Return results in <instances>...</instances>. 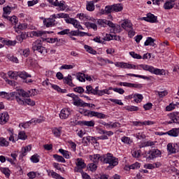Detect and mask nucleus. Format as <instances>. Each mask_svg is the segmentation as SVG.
<instances>
[{"label": "nucleus", "mask_w": 179, "mask_h": 179, "mask_svg": "<svg viewBox=\"0 0 179 179\" xmlns=\"http://www.w3.org/2000/svg\"><path fill=\"white\" fill-rule=\"evenodd\" d=\"M158 94L159 97H164V96H167L169 94V92H167L166 90L165 91H162V92H157Z\"/></svg>", "instance_id": "61"}, {"label": "nucleus", "mask_w": 179, "mask_h": 179, "mask_svg": "<svg viewBox=\"0 0 179 179\" xmlns=\"http://www.w3.org/2000/svg\"><path fill=\"white\" fill-rule=\"evenodd\" d=\"M31 50L34 52H35V51H38V52H40L41 54L47 51L45 48L43 46V41L40 39H37L33 42Z\"/></svg>", "instance_id": "3"}, {"label": "nucleus", "mask_w": 179, "mask_h": 179, "mask_svg": "<svg viewBox=\"0 0 179 179\" xmlns=\"http://www.w3.org/2000/svg\"><path fill=\"white\" fill-rule=\"evenodd\" d=\"M144 45H152V47H155V45H156V44L155 43V39L152 37L147 38V40L144 43Z\"/></svg>", "instance_id": "31"}, {"label": "nucleus", "mask_w": 179, "mask_h": 179, "mask_svg": "<svg viewBox=\"0 0 179 179\" xmlns=\"http://www.w3.org/2000/svg\"><path fill=\"white\" fill-rule=\"evenodd\" d=\"M101 160L102 163L109 164V166H107V170H111L114 169L115 166L118 165V159L113 156V154L109 152L104 155V157H103Z\"/></svg>", "instance_id": "1"}, {"label": "nucleus", "mask_w": 179, "mask_h": 179, "mask_svg": "<svg viewBox=\"0 0 179 179\" xmlns=\"http://www.w3.org/2000/svg\"><path fill=\"white\" fill-rule=\"evenodd\" d=\"M62 131V127L59 128H54L52 129V134L55 135V136H61V131Z\"/></svg>", "instance_id": "35"}, {"label": "nucleus", "mask_w": 179, "mask_h": 179, "mask_svg": "<svg viewBox=\"0 0 179 179\" xmlns=\"http://www.w3.org/2000/svg\"><path fill=\"white\" fill-rule=\"evenodd\" d=\"M7 58L8 59H9V61H11L12 62H15V64H17V62H19V59H17V57L12 56L11 55H8Z\"/></svg>", "instance_id": "43"}, {"label": "nucleus", "mask_w": 179, "mask_h": 179, "mask_svg": "<svg viewBox=\"0 0 179 179\" xmlns=\"http://www.w3.org/2000/svg\"><path fill=\"white\" fill-rule=\"evenodd\" d=\"M15 100L20 106H24L26 99H24L23 96H22L20 92H18V94H17Z\"/></svg>", "instance_id": "21"}, {"label": "nucleus", "mask_w": 179, "mask_h": 179, "mask_svg": "<svg viewBox=\"0 0 179 179\" xmlns=\"http://www.w3.org/2000/svg\"><path fill=\"white\" fill-rule=\"evenodd\" d=\"M30 150H31V145H27L24 148H22L20 157H24L27 152H30Z\"/></svg>", "instance_id": "25"}, {"label": "nucleus", "mask_w": 179, "mask_h": 179, "mask_svg": "<svg viewBox=\"0 0 179 179\" xmlns=\"http://www.w3.org/2000/svg\"><path fill=\"white\" fill-rule=\"evenodd\" d=\"M176 104L170 103L169 106H166V111H172V110H174L176 108Z\"/></svg>", "instance_id": "60"}, {"label": "nucleus", "mask_w": 179, "mask_h": 179, "mask_svg": "<svg viewBox=\"0 0 179 179\" xmlns=\"http://www.w3.org/2000/svg\"><path fill=\"white\" fill-rule=\"evenodd\" d=\"M19 92H10V100H15V97L16 98V96H17Z\"/></svg>", "instance_id": "62"}, {"label": "nucleus", "mask_w": 179, "mask_h": 179, "mask_svg": "<svg viewBox=\"0 0 179 179\" xmlns=\"http://www.w3.org/2000/svg\"><path fill=\"white\" fill-rule=\"evenodd\" d=\"M31 161L32 163H38L40 162V155L38 154H34L31 157Z\"/></svg>", "instance_id": "38"}, {"label": "nucleus", "mask_w": 179, "mask_h": 179, "mask_svg": "<svg viewBox=\"0 0 179 179\" xmlns=\"http://www.w3.org/2000/svg\"><path fill=\"white\" fill-rule=\"evenodd\" d=\"M56 77L59 80H62V79H64V83H66V85H69V86H71V87H74L75 85L72 83V76L69 75L67 77L64 78L62 73L58 72L56 74Z\"/></svg>", "instance_id": "4"}, {"label": "nucleus", "mask_w": 179, "mask_h": 179, "mask_svg": "<svg viewBox=\"0 0 179 179\" xmlns=\"http://www.w3.org/2000/svg\"><path fill=\"white\" fill-rule=\"evenodd\" d=\"M113 90L116 93H119V94H124L125 93V91L122 88H113Z\"/></svg>", "instance_id": "59"}, {"label": "nucleus", "mask_w": 179, "mask_h": 179, "mask_svg": "<svg viewBox=\"0 0 179 179\" xmlns=\"http://www.w3.org/2000/svg\"><path fill=\"white\" fill-rule=\"evenodd\" d=\"M0 170L6 177H9V176H10V173H9V169L6 168H1Z\"/></svg>", "instance_id": "57"}, {"label": "nucleus", "mask_w": 179, "mask_h": 179, "mask_svg": "<svg viewBox=\"0 0 179 179\" xmlns=\"http://www.w3.org/2000/svg\"><path fill=\"white\" fill-rule=\"evenodd\" d=\"M83 104V101L79 98L78 99H77V101H73V105L77 106L78 107H82Z\"/></svg>", "instance_id": "55"}, {"label": "nucleus", "mask_w": 179, "mask_h": 179, "mask_svg": "<svg viewBox=\"0 0 179 179\" xmlns=\"http://www.w3.org/2000/svg\"><path fill=\"white\" fill-rule=\"evenodd\" d=\"M117 66H120V68H123L124 69H135V68H136V66L135 65L124 62L119 63Z\"/></svg>", "instance_id": "17"}, {"label": "nucleus", "mask_w": 179, "mask_h": 179, "mask_svg": "<svg viewBox=\"0 0 179 179\" xmlns=\"http://www.w3.org/2000/svg\"><path fill=\"white\" fill-rule=\"evenodd\" d=\"M12 9H13V8L9 7V6L4 7L3 8V15H5V16H6V15H10V12H12Z\"/></svg>", "instance_id": "39"}, {"label": "nucleus", "mask_w": 179, "mask_h": 179, "mask_svg": "<svg viewBox=\"0 0 179 179\" xmlns=\"http://www.w3.org/2000/svg\"><path fill=\"white\" fill-rule=\"evenodd\" d=\"M36 105V102H34V101L31 100V99H25V104L24 106H35Z\"/></svg>", "instance_id": "45"}, {"label": "nucleus", "mask_w": 179, "mask_h": 179, "mask_svg": "<svg viewBox=\"0 0 179 179\" xmlns=\"http://www.w3.org/2000/svg\"><path fill=\"white\" fill-rule=\"evenodd\" d=\"M71 115V112L69 111V109L64 108L61 110V113L59 114V117L62 120H66Z\"/></svg>", "instance_id": "15"}, {"label": "nucleus", "mask_w": 179, "mask_h": 179, "mask_svg": "<svg viewBox=\"0 0 179 179\" xmlns=\"http://www.w3.org/2000/svg\"><path fill=\"white\" fill-rule=\"evenodd\" d=\"M51 176H52V178H55V179H65L62 176H61V175H59L57 173L54 172V171L51 172Z\"/></svg>", "instance_id": "48"}, {"label": "nucleus", "mask_w": 179, "mask_h": 179, "mask_svg": "<svg viewBox=\"0 0 179 179\" xmlns=\"http://www.w3.org/2000/svg\"><path fill=\"white\" fill-rule=\"evenodd\" d=\"M127 111H138L139 108L137 106H129L127 108Z\"/></svg>", "instance_id": "56"}, {"label": "nucleus", "mask_w": 179, "mask_h": 179, "mask_svg": "<svg viewBox=\"0 0 179 179\" xmlns=\"http://www.w3.org/2000/svg\"><path fill=\"white\" fill-rule=\"evenodd\" d=\"M73 66L71 64H64L60 67V69H73Z\"/></svg>", "instance_id": "63"}, {"label": "nucleus", "mask_w": 179, "mask_h": 179, "mask_svg": "<svg viewBox=\"0 0 179 179\" xmlns=\"http://www.w3.org/2000/svg\"><path fill=\"white\" fill-rule=\"evenodd\" d=\"M140 68H142L143 71H148L150 73H154V75H164V70L160 69H155L152 66L148 64H140Z\"/></svg>", "instance_id": "2"}, {"label": "nucleus", "mask_w": 179, "mask_h": 179, "mask_svg": "<svg viewBox=\"0 0 179 179\" xmlns=\"http://www.w3.org/2000/svg\"><path fill=\"white\" fill-rule=\"evenodd\" d=\"M141 167V164L138 162H136L131 165L129 166V169L131 170H135V169H139Z\"/></svg>", "instance_id": "52"}, {"label": "nucleus", "mask_w": 179, "mask_h": 179, "mask_svg": "<svg viewBox=\"0 0 179 179\" xmlns=\"http://www.w3.org/2000/svg\"><path fill=\"white\" fill-rule=\"evenodd\" d=\"M133 97L136 103H141L143 100V96L141 94H135Z\"/></svg>", "instance_id": "34"}, {"label": "nucleus", "mask_w": 179, "mask_h": 179, "mask_svg": "<svg viewBox=\"0 0 179 179\" xmlns=\"http://www.w3.org/2000/svg\"><path fill=\"white\" fill-rule=\"evenodd\" d=\"M76 166L74 168L75 173H83V169H86V164L81 158L77 159Z\"/></svg>", "instance_id": "5"}, {"label": "nucleus", "mask_w": 179, "mask_h": 179, "mask_svg": "<svg viewBox=\"0 0 179 179\" xmlns=\"http://www.w3.org/2000/svg\"><path fill=\"white\" fill-rule=\"evenodd\" d=\"M167 150L169 152L170 155H173L174 153H177L179 152V146L178 144H173L171 143H169L167 145Z\"/></svg>", "instance_id": "7"}, {"label": "nucleus", "mask_w": 179, "mask_h": 179, "mask_svg": "<svg viewBox=\"0 0 179 179\" xmlns=\"http://www.w3.org/2000/svg\"><path fill=\"white\" fill-rule=\"evenodd\" d=\"M78 125H80L81 127H94L95 123L94 120H90V121H86V120H83V121H78L77 122Z\"/></svg>", "instance_id": "11"}, {"label": "nucleus", "mask_w": 179, "mask_h": 179, "mask_svg": "<svg viewBox=\"0 0 179 179\" xmlns=\"http://www.w3.org/2000/svg\"><path fill=\"white\" fill-rule=\"evenodd\" d=\"M0 146L2 148H8L9 146V141H6V138L0 137Z\"/></svg>", "instance_id": "32"}, {"label": "nucleus", "mask_w": 179, "mask_h": 179, "mask_svg": "<svg viewBox=\"0 0 179 179\" xmlns=\"http://www.w3.org/2000/svg\"><path fill=\"white\" fill-rule=\"evenodd\" d=\"M85 26H87V27H91V29L94 30H97V25L94 23L87 22Z\"/></svg>", "instance_id": "54"}, {"label": "nucleus", "mask_w": 179, "mask_h": 179, "mask_svg": "<svg viewBox=\"0 0 179 179\" xmlns=\"http://www.w3.org/2000/svg\"><path fill=\"white\" fill-rule=\"evenodd\" d=\"M8 76L10 79H14L15 80H17V78H19V72L10 71L8 72Z\"/></svg>", "instance_id": "23"}, {"label": "nucleus", "mask_w": 179, "mask_h": 179, "mask_svg": "<svg viewBox=\"0 0 179 179\" xmlns=\"http://www.w3.org/2000/svg\"><path fill=\"white\" fill-rule=\"evenodd\" d=\"M85 73H79L78 75H77V79L80 82H85Z\"/></svg>", "instance_id": "46"}, {"label": "nucleus", "mask_w": 179, "mask_h": 179, "mask_svg": "<svg viewBox=\"0 0 179 179\" xmlns=\"http://www.w3.org/2000/svg\"><path fill=\"white\" fill-rule=\"evenodd\" d=\"M52 34V33H54V31H32V36H34V37H41V36H43V34Z\"/></svg>", "instance_id": "20"}, {"label": "nucleus", "mask_w": 179, "mask_h": 179, "mask_svg": "<svg viewBox=\"0 0 179 179\" xmlns=\"http://www.w3.org/2000/svg\"><path fill=\"white\" fill-rule=\"evenodd\" d=\"M120 86H124L125 87H134L136 89H141L142 85L141 84H134L130 83H120Z\"/></svg>", "instance_id": "13"}, {"label": "nucleus", "mask_w": 179, "mask_h": 179, "mask_svg": "<svg viewBox=\"0 0 179 179\" xmlns=\"http://www.w3.org/2000/svg\"><path fill=\"white\" fill-rule=\"evenodd\" d=\"M127 76H134V78H140L141 79H146L147 80H150V78L145 76L132 74V73H127Z\"/></svg>", "instance_id": "37"}, {"label": "nucleus", "mask_w": 179, "mask_h": 179, "mask_svg": "<svg viewBox=\"0 0 179 179\" xmlns=\"http://www.w3.org/2000/svg\"><path fill=\"white\" fill-rule=\"evenodd\" d=\"M73 91L76 92V93H79V94H82V93H85V89L82 87H76L73 88Z\"/></svg>", "instance_id": "44"}, {"label": "nucleus", "mask_w": 179, "mask_h": 179, "mask_svg": "<svg viewBox=\"0 0 179 179\" xmlns=\"http://www.w3.org/2000/svg\"><path fill=\"white\" fill-rule=\"evenodd\" d=\"M82 174V178L83 179H91L90 176H89L87 173H85L83 171V172H80Z\"/></svg>", "instance_id": "64"}, {"label": "nucleus", "mask_w": 179, "mask_h": 179, "mask_svg": "<svg viewBox=\"0 0 179 179\" xmlns=\"http://www.w3.org/2000/svg\"><path fill=\"white\" fill-rule=\"evenodd\" d=\"M41 122V120H31L29 122H27L25 123H21L20 124V127H22V128H29V127H30V124H34V123H36V124H40Z\"/></svg>", "instance_id": "14"}, {"label": "nucleus", "mask_w": 179, "mask_h": 179, "mask_svg": "<svg viewBox=\"0 0 179 179\" xmlns=\"http://www.w3.org/2000/svg\"><path fill=\"white\" fill-rule=\"evenodd\" d=\"M111 12H114L113 6H106L104 10H101L102 15H108Z\"/></svg>", "instance_id": "24"}, {"label": "nucleus", "mask_w": 179, "mask_h": 179, "mask_svg": "<svg viewBox=\"0 0 179 179\" xmlns=\"http://www.w3.org/2000/svg\"><path fill=\"white\" fill-rule=\"evenodd\" d=\"M43 24L45 27H52L55 26V20L52 18H48L43 20Z\"/></svg>", "instance_id": "16"}, {"label": "nucleus", "mask_w": 179, "mask_h": 179, "mask_svg": "<svg viewBox=\"0 0 179 179\" xmlns=\"http://www.w3.org/2000/svg\"><path fill=\"white\" fill-rule=\"evenodd\" d=\"M9 121V114L8 112H4L0 114V124L1 125H5L6 122Z\"/></svg>", "instance_id": "10"}, {"label": "nucleus", "mask_w": 179, "mask_h": 179, "mask_svg": "<svg viewBox=\"0 0 179 179\" xmlns=\"http://www.w3.org/2000/svg\"><path fill=\"white\" fill-rule=\"evenodd\" d=\"M18 138L22 139V141H26L27 139V135L24 131H20L18 134Z\"/></svg>", "instance_id": "41"}, {"label": "nucleus", "mask_w": 179, "mask_h": 179, "mask_svg": "<svg viewBox=\"0 0 179 179\" xmlns=\"http://www.w3.org/2000/svg\"><path fill=\"white\" fill-rule=\"evenodd\" d=\"M3 17H4L5 19H7V20H9V22H10L13 24H17V17L13 15L12 17H9L8 15H3Z\"/></svg>", "instance_id": "22"}, {"label": "nucleus", "mask_w": 179, "mask_h": 179, "mask_svg": "<svg viewBox=\"0 0 179 179\" xmlns=\"http://www.w3.org/2000/svg\"><path fill=\"white\" fill-rule=\"evenodd\" d=\"M104 94H111L108 90H102L99 91L98 96H103Z\"/></svg>", "instance_id": "50"}, {"label": "nucleus", "mask_w": 179, "mask_h": 179, "mask_svg": "<svg viewBox=\"0 0 179 179\" xmlns=\"http://www.w3.org/2000/svg\"><path fill=\"white\" fill-rule=\"evenodd\" d=\"M88 166L90 171H96L97 170V165L94 163H91Z\"/></svg>", "instance_id": "53"}, {"label": "nucleus", "mask_w": 179, "mask_h": 179, "mask_svg": "<svg viewBox=\"0 0 179 179\" xmlns=\"http://www.w3.org/2000/svg\"><path fill=\"white\" fill-rule=\"evenodd\" d=\"M66 23H70L71 24H73L76 29H78V30H83V27L82 25L79 24L78 22V20L70 18V19H66Z\"/></svg>", "instance_id": "9"}, {"label": "nucleus", "mask_w": 179, "mask_h": 179, "mask_svg": "<svg viewBox=\"0 0 179 179\" xmlns=\"http://www.w3.org/2000/svg\"><path fill=\"white\" fill-rule=\"evenodd\" d=\"M122 142H123V143H127V145L132 143L131 138L127 136H124L122 138Z\"/></svg>", "instance_id": "49"}, {"label": "nucleus", "mask_w": 179, "mask_h": 179, "mask_svg": "<svg viewBox=\"0 0 179 179\" xmlns=\"http://www.w3.org/2000/svg\"><path fill=\"white\" fill-rule=\"evenodd\" d=\"M18 78L26 80L27 78H31V75L28 74L26 71L18 72Z\"/></svg>", "instance_id": "26"}, {"label": "nucleus", "mask_w": 179, "mask_h": 179, "mask_svg": "<svg viewBox=\"0 0 179 179\" xmlns=\"http://www.w3.org/2000/svg\"><path fill=\"white\" fill-rule=\"evenodd\" d=\"M106 22L107 20H98L96 23L100 27H106Z\"/></svg>", "instance_id": "42"}, {"label": "nucleus", "mask_w": 179, "mask_h": 179, "mask_svg": "<svg viewBox=\"0 0 179 179\" xmlns=\"http://www.w3.org/2000/svg\"><path fill=\"white\" fill-rule=\"evenodd\" d=\"M178 113H171L169 115V117L171 118V121L174 122L175 124H179V117H177V115Z\"/></svg>", "instance_id": "29"}, {"label": "nucleus", "mask_w": 179, "mask_h": 179, "mask_svg": "<svg viewBox=\"0 0 179 179\" xmlns=\"http://www.w3.org/2000/svg\"><path fill=\"white\" fill-rule=\"evenodd\" d=\"M169 136L176 137L179 135V127L178 128H173L171 130L169 131Z\"/></svg>", "instance_id": "27"}, {"label": "nucleus", "mask_w": 179, "mask_h": 179, "mask_svg": "<svg viewBox=\"0 0 179 179\" xmlns=\"http://www.w3.org/2000/svg\"><path fill=\"white\" fill-rule=\"evenodd\" d=\"M84 48L85 50H86L87 52H89L90 54H92V55H96V54H97V51L94 50V48L90 47V45H85Z\"/></svg>", "instance_id": "30"}, {"label": "nucleus", "mask_w": 179, "mask_h": 179, "mask_svg": "<svg viewBox=\"0 0 179 179\" xmlns=\"http://www.w3.org/2000/svg\"><path fill=\"white\" fill-rule=\"evenodd\" d=\"M176 0H167V1L164 4V8L166 10L173 9V8H174V5H176Z\"/></svg>", "instance_id": "12"}, {"label": "nucleus", "mask_w": 179, "mask_h": 179, "mask_svg": "<svg viewBox=\"0 0 179 179\" xmlns=\"http://www.w3.org/2000/svg\"><path fill=\"white\" fill-rule=\"evenodd\" d=\"M162 155V152L159 150L153 149L148 152V155L145 156L146 159L149 161L153 160V159H156V157H159Z\"/></svg>", "instance_id": "6"}, {"label": "nucleus", "mask_w": 179, "mask_h": 179, "mask_svg": "<svg viewBox=\"0 0 179 179\" xmlns=\"http://www.w3.org/2000/svg\"><path fill=\"white\" fill-rule=\"evenodd\" d=\"M104 157V155L102 156H100L99 154H95L94 155H90V159L91 161L93 162V163H99V160L101 162V158Z\"/></svg>", "instance_id": "19"}, {"label": "nucleus", "mask_w": 179, "mask_h": 179, "mask_svg": "<svg viewBox=\"0 0 179 179\" xmlns=\"http://www.w3.org/2000/svg\"><path fill=\"white\" fill-rule=\"evenodd\" d=\"M59 153H61L64 156V157H65V159H69L71 157L70 155H69V151H66V150H65L62 148H60L59 150Z\"/></svg>", "instance_id": "36"}, {"label": "nucleus", "mask_w": 179, "mask_h": 179, "mask_svg": "<svg viewBox=\"0 0 179 179\" xmlns=\"http://www.w3.org/2000/svg\"><path fill=\"white\" fill-rule=\"evenodd\" d=\"M87 10L90 12L94 10V3L93 1H90L87 3Z\"/></svg>", "instance_id": "40"}, {"label": "nucleus", "mask_w": 179, "mask_h": 179, "mask_svg": "<svg viewBox=\"0 0 179 179\" xmlns=\"http://www.w3.org/2000/svg\"><path fill=\"white\" fill-rule=\"evenodd\" d=\"M18 93H20L22 97H30V93L24 91L23 90H21Z\"/></svg>", "instance_id": "51"}, {"label": "nucleus", "mask_w": 179, "mask_h": 179, "mask_svg": "<svg viewBox=\"0 0 179 179\" xmlns=\"http://www.w3.org/2000/svg\"><path fill=\"white\" fill-rule=\"evenodd\" d=\"M129 55H131V57H132V58H134L136 59H142V56L137 53H135V52H130Z\"/></svg>", "instance_id": "47"}, {"label": "nucleus", "mask_w": 179, "mask_h": 179, "mask_svg": "<svg viewBox=\"0 0 179 179\" xmlns=\"http://www.w3.org/2000/svg\"><path fill=\"white\" fill-rule=\"evenodd\" d=\"M112 8L113 12H121L124 9V7L121 3L113 4L112 5Z\"/></svg>", "instance_id": "28"}, {"label": "nucleus", "mask_w": 179, "mask_h": 179, "mask_svg": "<svg viewBox=\"0 0 179 179\" xmlns=\"http://www.w3.org/2000/svg\"><path fill=\"white\" fill-rule=\"evenodd\" d=\"M131 153H132L133 157H136V159L141 157V150H138V151L133 150Z\"/></svg>", "instance_id": "58"}, {"label": "nucleus", "mask_w": 179, "mask_h": 179, "mask_svg": "<svg viewBox=\"0 0 179 179\" xmlns=\"http://www.w3.org/2000/svg\"><path fill=\"white\" fill-rule=\"evenodd\" d=\"M122 29H124L127 31L132 29V23L129 20H125L121 24Z\"/></svg>", "instance_id": "18"}, {"label": "nucleus", "mask_w": 179, "mask_h": 179, "mask_svg": "<svg viewBox=\"0 0 179 179\" xmlns=\"http://www.w3.org/2000/svg\"><path fill=\"white\" fill-rule=\"evenodd\" d=\"M143 20L145 22H149L150 23H157L159 21L157 20V17L155 16V15L151 13H148L147 14V17H143Z\"/></svg>", "instance_id": "8"}, {"label": "nucleus", "mask_w": 179, "mask_h": 179, "mask_svg": "<svg viewBox=\"0 0 179 179\" xmlns=\"http://www.w3.org/2000/svg\"><path fill=\"white\" fill-rule=\"evenodd\" d=\"M53 157L59 163H66V161L65 160V158H64V157H62L61 155H58L55 154V155H53Z\"/></svg>", "instance_id": "33"}]
</instances>
